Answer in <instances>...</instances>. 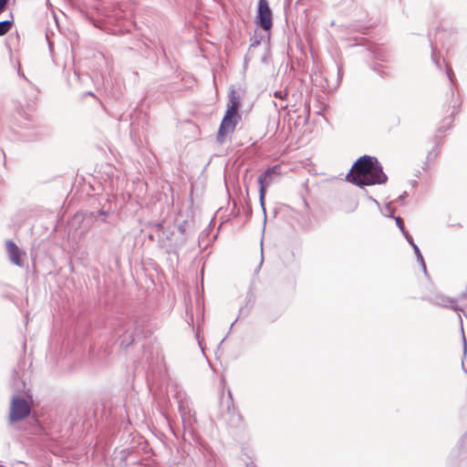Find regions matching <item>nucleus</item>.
I'll list each match as a JSON object with an SVG mask.
<instances>
[{
    "instance_id": "2eb2a0df",
    "label": "nucleus",
    "mask_w": 467,
    "mask_h": 467,
    "mask_svg": "<svg viewBox=\"0 0 467 467\" xmlns=\"http://www.w3.org/2000/svg\"><path fill=\"white\" fill-rule=\"evenodd\" d=\"M386 210H387V213H391V210H390V206H389V204H388V205H387ZM389 216H390V217H392V215H391V214H389Z\"/></svg>"
},
{
    "instance_id": "f03ea898",
    "label": "nucleus",
    "mask_w": 467,
    "mask_h": 467,
    "mask_svg": "<svg viewBox=\"0 0 467 467\" xmlns=\"http://www.w3.org/2000/svg\"><path fill=\"white\" fill-rule=\"evenodd\" d=\"M240 106L239 98L234 90H232L229 95V102L227 109L218 131V140L223 142L225 137L232 133L240 119L238 109Z\"/></svg>"
},
{
    "instance_id": "dca6fc26",
    "label": "nucleus",
    "mask_w": 467,
    "mask_h": 467,
    "mask_svg": "<svg viewBox=\"0 0 467 467\" xmlns=\"http://www.w3.org/2000/svg\"><path fill=\"white\" fill-rule=\"evenodd\" d=\"M357 207H358V203H355L350 211L352 212V211L356 210Z\"/></svg>"
},
{
    "instance_id": "f257e3e1",
    "label": "nucleus",
    "mask_w": 467,
    "mask_h": 467,
    "mask_svg": "<svg viewBox=\"0 0 467 467\" xmlns=\"http://www.w3.org/2000/svg\"><path fill=\"white\" fill-rule=\"evenodd\" d=\"M387 179L379 161L368 155L360 157L347 175L348 182L358 186L385 183Z\"/></svg>"
},
{
    "instance_id": "20e7f679",
    "label": "nucleus",
    "mask_w": 467,
    "mask_h": 467,
    "mask_svg": "<svg viewBox=\"0 0 467 467\" xmlns=\"http://www.w3.org/2000/svg\"><path fill=\"white\" fill-rule=\"evenodd\" d=\"M29 413L30 406L26 400L19 397H16L12 400L9 414L10 422L21 420L27 417Z\"/></svg>"
},
{
    "instance_id": "39448f33",
    "label": "nucleus",
    "mask_w": 467,
    "mask_h": 467,
    "mask_svg": "<svg viewBox=\"0 0 467 467\" xmlns=\"http://www.w3.org/2000/svg\"><path fill=\"white\" fill-rule=\"evenodd\" d=\"M257 24L264 30L268 31L272 27V11L266 0H259L258 2V14Z\"/></svg>"
},
{
    "instance_id": "f3484780",
    "label": "nucleus",
    "mask_w": 467,
    "mask_h": 467,
    "mask_svg": "<svg viewBox=\"0 0 467 467\" xmlns=\"http://www.w3.org/2000/svg\"><path fill=\"white\" fill-rule=\"evenodd\" d=\"M286 107H287L286 105L280 104L281 109H285Z\"/></svg>"
},
{
    "instance_id": "ddd939ff",
    "label": "nucleus",
    "mask_w": 467,
    "mask_h": 467,
    "mask_svg": "<svg viewBox=\"0 0 467 467\" xmlns=\"http://www.w3.org/2000/svg\"><path fill=\"white\" fill-rule=\"evenodd\" d=\"M8 3V0H0V13L3 12Z\"/></svg>"
},
{
    "instance_id": "9d476101",
    "label": "nucleus",
    "mask_w": 467,
    "mask_h": 467,
    "mask_svg": "<svg viewBox=\"0 0 467 467\" xmlns=\"http://www.w3.org/2000/svg\"><path fill=\"white\" fill-rule=\"evenodd\" d=\"M395 221H396V224L397 226L400 228V230L402 232L403 235H405V233H408L405 228H404V225H403V221L400 217H396L395 218Z\"/></svg>"
},
{
    "instance_id": "f8f14e48",
    "label": "nucleus",
    "mask_w": 467,
    "mask_h": 467,
    "mask_svg": "<svg viewBox=\"0 0 467 467\" xmlns=\"http://www.w3.org/2000/svg\"><path fill=\"white\" fill-rule=\"evenodd\" d=\"M179 409H180V411L182 413V417L183 419V420H185V416H186V407L183 405L182 402L180 403L179 405Z\"/></svg>"
},
{
    "instance_id": "6ab92c4d",
    "label": "nucleus",
    "mask_w": 467,
    "mask_h": 467,
    "mask_svg": "<svg viewBox=\"0 0 467 467\" xmlns=\"http://www.w3.org/2000/svg\"><path fill=\"white\" fill-rule=\"evenodd\" d=\"M465 441H467V437H464V438L462 439V443H463V442H465Z\"/></svg>"
},
{
    "instance_id": "a211bd4d",
    "label": "nucleus",
    "mask_w": 467,
    "mask_h": 467,
    "mask_svg": "<svg viewBox=\"0 0 467 467\" xmlns=\"http://www.w3.org/2000/svg\"><path fill=\"white\" fill-rule=\"evenodd\" d=\"M375 203H377V205H379V202L375 199H371Z\"/></svg>"
},
{
    "instance_id": "0eeeda50",
    "label": "nucleus",
    "mask_w": 467,
    "mask_h": 467,
    "mask_svg": "<svg viewBox=\"0 0 467 467\" xmlns=\"http://www.w3.org/2000/svg\"><path fill=\"white\" fill-rule=\"evenodd\" d=\"M432 303L440 306L451 308L454 311H462V309L457 305L456 299L444 295H436L432 298Z\"/></svg>"
},
{
    "instance_id": "7ed1b4c3",
    "label": "nucleus",
    "mask_w": 467,
    "mask_h": 467,
    "mask_svg": "<svg viewBox=\"0 0 467 467\" xmlns=\"http://www.w3.org/2000/svg\"><path fill=\"white\" fill-rule=\"evenodd\" d=\"M279 169L280 167L278 165L273 166L268 168L262 175L258 177L260 204L265 213V189L272 183L274 177L279 174Z\"/></svg>"
},
{
    "instance_id": "423d86ee",
    "label": "nucleus",
    "mask_w": 467,
    "mask_h": 467,
    "mask_svg": "<svg viewBox=\"0 0 467 467\" xmlns=\"http://www.w3.org/2000/svg\"><path fill=\"white\" fill-rule=\"evenodd\" d=\"M5 249L10 262L17 266H22V256L26 254L11 240L6 241Z\"/></svg>"
},
{
    "instance_id": "9b49d317",
    "label": "nucleus",
    "mask_w": 467,
    "mask_h": 467,
    "mask_svg": "<svg viewBox=\"0 0 467 467\" xmlns=\"http://www.w3.org/2000/svg\"><path fill=\"white\" fill-rule=\"evenodd\" d=\"M287 93L285 91L279 90L275 92V97L282 100L285 99Z\"/></svg>"
},
{
    "instance_id": "6e6552de",
    "label": "nucleus",
    "mask_w": 467,
    "mask_h": 467,
    "mask_svg": "<svg viewBox=\"0 0 467 467\" xmlns=\"http://www.w3.org/2000/svg\"><path fill=\"white\" fill-rule=\"evenodd\" d=\"M404 236H405L406 240L409 242V244H410V246L413 247L414 252H415V254L417 255V261L420 264L424 273L426 274L427 273L426 265H425L423 256H422L419 247L417 246V244H415L411 235L409 233H405Z\"/></svg>"
},
{
    "instance_id": "1a4fd4ad",
    "label": "nucleus",
    "mask_w": 467,
    "mask_h": 467,
    "mask_svg": "<svg viewBox=\"0 0 467 467\" xmlns=\"http://www.w3.org/2000/svg\"><path fill=\"white\" fill-rule=\"evenodd\" d=\"M12 20H5L0 22V36L5 35L12 27Z\"/></svg>"
},
{
    "instance_id": "4468645a",
    "label": "nucleus",
    "mask_w": 467,
    "mask_h": 467,
    "mask_svg": "<svg viewBox=\"0 0 467 467\" xmlns=\"http://www.w3.org/2000/svg\"><path fill=\"white\" fill-rule=\"evenodd\" d=\"M447 75H448L449 79L452 82L453 72H452L451 68H447Z\"/></svg>"
}]
</instances>
